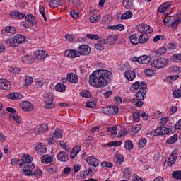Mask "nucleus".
Here are the masks:
<instances>
[{
    "label": "nucleus",
    "instance_id": "nucleus-1",
    "mask_svg": "<svg viewBox=\"0 0 181 181\" xmlns=\"http://www.w3.org/2000/svg\"><path fill=\"white\" fill-rule=\"evenodd\" d=\"M112 78V72L105 69H98L90 75L89 84L96 88H103L111 83Z\"/></svg>",
    "mask_w": 181,
    "mask_h": 181
},
{
    "label": "nucleus",
    "instance_id": "nucleus-2",
    "mask_svg": "<svg viewBox=\"0 0 181 181\" xmlns=\"http://www.w3.org/2000/svg\"><path fill=\"white\" fill-rule=\"evenodd\" d=\"M33 158L29 154H24L21 158V161L20 163V167L23 168L21 175L30 174V169H35V164L32 163Z\"/></svg>",
    "mask_w": 181,
    "mask_h": 181
},
{
    "label": "nucleus",
    "instance_id": "nucleus-3",
    "mask_svg": "<svg viewBox=\"0 0 181 181\" xmlns=\"http://www.w3.org/2000/svg\"><path fill=\"white\" fill-rule=\"evenodd\" d=\"M149 40V35H140L138 38L136 34H133L130 36V42L132 45H138V43H146Z\"/></svg>",
    "mask_w": 181,
    "mask_h": 181
},
{
    "label": "nucleus",
    "instance_id": "nucleus-4",
    "mask_svg": "<svg viewBox=\"0 0 181 181\" xmlns=\"http://www.w3.org/2000/svg\"><path fill=\"white\" fill-rule=\"evenodd\" d=\"M169 64V61L165 58H156L151 63L154 69H165Z\"/></svg>",
    "mask_w": 181,
    "mask_h": 181
},
{
    "label": "nucleus",
    "instance_id": "nucleus-5",
    "mask_svg": "<svg viewBox=\"0 0 181 181\" xmlns=\"http://www.w3.org/2000/svg\"><path fill=\"white\" fill-rule=\"evenodd\" d=\"M146 83L145 81H142L139 90L136 93L135 98L137 100H145L146 98Z\"/></svg>",
    "mask_w": 181,
    "mask_h": 181
},
{
    "label": "nucleus",
    "instance_id": "nucleus-6",
    "mask_svg": "<svg viewBox=\"0 0 181 181\" xmlns=\"http://www.w3.org/2000/svg\"><path fill=\"white\" fill-rule=\"evenodd\" d=\"M138 31L141 33L140 35H145L148 33H152V32H153V29H152V27L146 24H140L138 28Z\"/></svg>",
    "mask_w": 181,
    "mask_h": 181
},
{
    "label": "nucleus",
    "instance_id": "nucleus-7",
    "mask_svg": "<svg viewBox=\"0 0 181 181\" xmlns=\"http://www.w3.org/2000/svg\"><path fill=\"white\" fill-rule=\"evenodd\" d=\"M1 33L3 36H12V35L16 33V28L11 26L4 27Z\"/></svg>",
    "mask_w": 181,
    "mask_h": 181
},
{
    "label": "nucleus",
    "instance_id": "nucleus-8",
    "mask_svg": "<svg viewBox=\"0 0 181 181\" xmlns=\"http://www.w3.org/2000/svg\"><path fill=\"white\" fill-rule=\"evenodd\" d=\"M78 50L81 54V56H87L90 54V52H91V49L90 46L87 45H81L78 47Z\"/></svg>",
    "mask_w": 181,
    "mask_h": 181
},
{
    "label": "nucleus",
    "instance_id": "nucleus-9",
    "mask_svg": "<svg viewBox=\"0 0 181 181\" xmlns=\"http://www.w3.org/2000/svg\"><path fill=\"white\" fill-rule=\"evenodd\" d=\"M177 153H179V151L177 149H175L172 152L168 160V166H172V165H175V163H176V160L177 159Z\"/></svg>",
    "mask_w": 181,
    "mask_h": 181
},
{
    "label": "nucleus",
    "instance_id": "nucleus-10",
    "mask_svg": "<svg viewBox=\"0 0 181 181\" xmlns=\"http://www.w3.org/2000/svg\"><path fill=\"white\" fill-rule=\"evenodd\" d=\"M48 54L44 50H37L34 52V57L37 60H45L47 57Z\"/></svg>",
    "mask_w": 181,
    "mask_h": 181
},
{
    "label": "nucleus",
    "instance_id": "nucleus-11",
    "mask_svg": "<svg viewBox=\"0 0 181 181\" xmlns=\"http://www.w3.org/2000/svg\"><path fill=\"white\" fill-rule=\"evenodd\" d=\"M169 9H173V7H172V4H170V2L167 1L160 6L158 8V12H160V13H165V12H166V11H169Z\"/></svg>",
    "mask_w": 181,
    "mask_h": 181
},
{
    "label": "nucleus",
    "instance_id": "nucleus-12",
    "mask_svg": "<svg viewBox=\"0 0 181 181\" xmlns=\"http://www.w3.org/2000/svg\"><path fill=\"white\" fill-rule=\"evenodd\" d=\"M49 129V126L47 124H42L39 126H37L36 128L34 129L35 134H44Z\"/></svg>",
    "mask_w": 181,
    "mask_h": 181
},
{
    "label": "nucleus",
    "instance_id": "nucleus-13",
    "mask_svg": "<svg viewBox=\"0 0 181 181\" xmlns=\"http://www.w3.org/2000/svg\"><path fill=\"white\" fill-rule=\"evenodd\" d=\"M57 158L61 162H67L69 160V153L66 151H59Z\"/></svg>",
    "mask_w": 181,
    "mask_h": 181
},
{
    "label": "nucleus",
    "instance_id": "nucleus-14",
    "mask_svg": "<svg viewBox=\"0 0 181 181\" xmlns=\"http://www.w3.org/2000/svg\"><path fill=\"white\" fill-rule=\"evenodd\" d=\"M45 101L46 103L45 108H54V103H53V95H48L47 98H45Z\"/></svg>",
    "mask_w": 181,
    "mask_h": 181
},
{
    "label": "nucleus",
    "instance_id": "nucleus-15",
    "mask_svg": "<svg viewBox=\"0 0 181 181\" xmlns=\"http://www.w3.org/2000/svg\"><path fill=\"white\" fill-rule=\"evenodd\" d=\"M35 151L37 152V153H40V155H43V153H46V151H47V148L43 144L40 143L39 144H37L35 147Z\"/></svg>",
    "mask_w": 181,
    "mask_h": 181
},
{
    "label": "nucleus",
    "instance_id": "nucleus-16",
    "mask_svg": "<svg viewBox=\"0 0 181 181\" xmlns=\"http://www.w3.org/2000/svg\"><path fill=\"white\" fill-rule=\"evenodd\" d=\"M21 62L25 64H32L35 63V58L32 55H25L22 57Z\"/></svg>",
    "mask_w": 181,
    "mask_h": 181
},
{
    "label": "nucleus",
    "instance_id": "nucleus-17",
    "mask_svg": "<svg viewBox=\"0 0 181 181\" xmlns=\"http://www.w3.org/2000/svg\"><path fill=\"white\" fill-rule=\"evenodd\" d=\"M0 88L1 90H11V83L6 79H0Z\"/></svg>",
    "mask_w": 181,
    "mask_h": 181
},
{
    "label": "nucleus",
    "instance_id": "nucleus-18",
    "mask_svg": "<svg viewBox=\"0 0 181 181\" xmlns=\"http://www.w3.org/2000/svg\"><path fill=\"white\" fill-rule=\"evenodd\" d=\"M9 16L13 19H23V18H25V14L19 11H12L9 13Z\"/></svg>",
    "mask_w": 181,
    "mask_h": 181
},
{
    "label": "nucleus",
    "instance_id": "nucleus-19",
    "mask_svg": "<svg viewBox=\"0 0 181 181\" xmlns=\"http://www.w3.org/2000/svg\"><path fill=\"white\" fill-rule=\"evenodd\" d=\"M66 78L68 81H69L70 83H74V84H76V83H78V77L74 73L68 74L66 75Z\"/></svg>",
    "mask_w": 181,
    "mask_h": 181
},
{
    "label": "nucleus",
    "instance_id": "nucleus-20",
    "mask_svg": "<svg viewBox=\"0 0 181 181\" xmlns=\"http://www.w3.org/2000/svg\"><path fill=\"white\" fill-rule=\"evenodd\" d=\"M6 43L11 47H17V46H19L18 42L16 41L15 35L6 40Z\"/></svg>",
    "mask_w": 181,
    "mask_h": 181
},
{
    "label": "nucleus",
    "instance_id": "nucleus-21",
    "mask_svg": "<svg viewBox=\"0 0 181 181\" xmlns=\"http://www.w3.org/2000/svg\"><path fill=\"white\" fill-rule=\"evenodd\" d=\"M30 175H23V176H35V177H40V176L43 175V172L40 169H37L33 172V169L30 168Z\"/></svg>",
    "mask_w": 181,
    "mask_h": 181
},
{
    "label": "nucleus",
    "instance_id": "nucleus-22",
    "mask_svg": "<svg viewBox=\"0 0 181 181\" xmlns=\"http://www.w3.org/2000/svg\"><path fill=\"white\" fill-rule=\"evenodd\" d=\"M166 47H165V46H163L160 49L153 51L152 54L155 57L163 56V54H165V53H166Z\"/></svg>",
    "mask_w": 181,
    "mask_h": 181
},
{
    "label": "nucleus",
    "instance_id": "nucleus-23",
    "mask_svg": "<svg viewBox=\"0 0 181 181\" xmlns=\"http://www.w3.org/2000/svg\"><path fill=\"white\" fill-rule=\"evenodd\" d=\"M163 23H165L168 26H172V29H173V26H175V16H170L168 18L165 17Z\"/></svg>",
    "mask_w": 181,
    "mask_h": 181
},
{
    "label": "nucleus",
    "instance_id": "nucleus-24",
    "mask_svg": "<svg viewBox=\"0 0 181 181\" xmlns=\"http://www.w3.org/2000/svg\"><path fill=\"white\" fill-rule=\"evenodd\" d=\"M24 18H25V21L29 23H31V25L37 24V21L36 20V18H35V16H33V14H28L27 16H25Z\"/></svg>",
    "mask_w": 181,
    "mask_h": 181
},
{
    "label": "nucleus",
    "instance_id": "nucleus-25",
    "mask_svg": "<svg viewBox=\"0 0 181 181\" xmlns=\"http://www.w3.org/2000/svg\"><path fill=\"white\" fill-rule=\"evenodd\" d=\"M86 161L88 165H91V166H94L95 168H97L99 165L98 159L94 157H88Z\"/></svg>",
    "mask_w": 181,
    "mask_h": 181
},
{
    "label": "nucleus",
    "instance_id": "nucleus-26",
    "mask_svg": "<svg viewBox=\"0 0 181 181\" xmlns=\"http://www.w3.org/2000/svg\"><path fill=\"white\" fill-rule=\"evenodd\" d=\"M124 76L126 78L129 80V81H132L135 79L136 74H135V71L129 70L124 73Z\"/></svg>",
    "mask_w": 181,
    "mask_h": 181
},
{
    "label": "nucleus",
    "instance_id": "nucleus-27",
    "mask_svg": "<svg viewBox=\"0 0 181 181\" xmlns=\"http://www.w3.org/2000/svg\"><path fill=\"white\" fill-rule=\"evenodd\" d=\"M152 58L147 55H143L140 57V64H151Z\"/></svg>",
    "mask_w": 181,
    "mask_h": 181
},
{
    "label": "nucleus",
    "instance_id": "nucleus-28",
    "mask_svg": "<svg viewBox=\"0 0 181 181\" xmlns=\"http://www.w3.org/2000/svg\"><path fill=\"white\" fill-rule=\"evenodd\" d=\"M122 6L124 9H127L129 11H131V9L134 8V4H132V0H123Z\"/></svg>",
    "mask_w": 181,
    "mask_h": 181
},
{
    "label": "nucleus",
    "instance_id": "nucleus-29",
    "mask_svg": "<svg viewBox=\"0 0 181 181\" xmlns=\"http://www.w3.org/2000/svg\"><path fill=\"white\" fill-rule=\"evenodd\" d=\"M21 107H22V109L23 110V111H32V110H33V107H32V103H30V102H28V101H25V102H23L22 104H21Z\"/></svg>",
    "mask_w": 181,
    "mask_h": 181
},
{
    "label": "nucleus",
    "instance_id": "nucleus-30",
    "mask_svg": "<svg viewBox=\"0 0 181 181\" xmlns=\"http://www.w3.org/2000/svg\"><path fill=\"white\" fill-rule=\"evenodd\" d=\"M8 98L10 100H21L22 98V94L19 93H12L7 95Z\"/></svg>",
    "mask_w": 181,
    "mask_h": 181
},
{
    "label": "nucleus",
    "instance_id": "nucleus-31",
    "mask_svg": "<svg viewBox=\"0 0 181 181\" xmlns=\"http://www.w3.org/2000/svg\"><path fill=\"white\" fill-rule=\"evenodd\" d=\"M112 22V16L111 15H106L102 18V23L103 25H110Z\"/></svg>",
    "mask_w": 181,
    "mask_h": 181
},
{
    "label": "nucleus",
    "instance_id": "nucleus-32",
    "mask_svg": "<svg viewBox=\"0 0 181 181\" xmlns=\"http://www.w3.org/2000/svg\"><path fill=\"white\" fill-rule=\"evenodd\" d=\"M14 37H16V40L17 41V44L18 45L23 43L26 39V37H25V36L22 34H16L14 35Z\"/></svg>",
    "mask_w": 181,
    "mask_h": 181
},
{
    "label": "nucleus",
    "instance_id": "nucleus-33",
    "mask_svg": "<svg viewBox=\"0 0 181 181\" xmlns=\"http://www.w3.org/2000/svg\"><path fill=\"white\" fill-rule=\"evenodd\" d=\"M107 29H110L111 30H120L122 31L124 30V25L122 24H118L117 25H109L107 26Z\"/></svg>",
    "mask_w": 181,
    "mask_h": 181
},
{
    "label": "nucleus",
    "instance_id": "nucleus-34",
    "mask_svg": "<svg viewBox=\"0 0 181 181\" xmlns=\"http://www.w3.org/2000/svg\"><path fill=\"white\" fill-rule=\"evenodd\" d=\"M55 89L57 90V91L63 93V91H66V85L63 83H58L55 86Z\"/></svg>",
    "mask_w": 181,
    "mask_h": 181
},
{
    "label": "nucleus",
    "instance_id": "nucleus-35",
    "mask_svg": "<svg viewBox=\"0 0 181 181\" xmlns=\"http://www.w3.org/2000/svg\"><path fill=\"white\" fill-rule=\"evenodd\" d=\"M142 86V82L140 83L139 82L136 81L134 83H133L131 86H130V90L133 92L135 93V91H136V90H138V88H141V86Z\"/></svg>",
    "mask_w": 181,
    "mask_h": 181
},
{
    "label": "nucleus",
    "instance_id": "nucleus-36",
    "mask_svg": "<svg viewBox=\"0 0 181 181\" xmlns=\"http://www.w3.org/2000/svg\"><path fill=\"white\" fill-rule=\"evenodd\" d=\"M175 142H177V134H174L166 141V144L168 145H172V144H175Z\"/></svg>",
    "mask_w": 181,
    "mask_h": 181
},
{
    "label": "nucleus",
    "instance_id": "nucleus-37",
    "mask_svg": "<svg viewBox=\"0 0 181 181\" xmlns=\"http://www.w3.org/2000/svg\"><path fill=\"white\" fill-rule=\"evenodd\" d=\"M143 100H138L135 98H133L132 100V103L136 105V107H142L144 105V102H142Z\"/></svg>",
    "mask_w": 181,
    "mask_h": 181
},
{
    "label": "nucleus",
    "instance_id": "nucleus-38",
    "mask_svg": "<svg viewBox=\"0 0 181 181\" xmlns=\"http://www.w3.org/2000/svg\"><path fill=\"white\" fill-rule=\"evenodd\" d=\"M124 148L128 151H132V149H134V144L132 143V141L131 140L126 141L124 144Z\"/></svg>",
    "mask_w": 181,
    "mask_h": 181
},
{
    "label": "nucleus",
    "instance_id": "nucleus-39",
    "mask_svg": "<svg viewBox=\"0 0 181 181\" xmlns=\"http://www.w3.org/2000/svg\"><path fill=\"white\" fill-rule=\"evenodd\" d=\"M81 151V146H76L75 147L73 148L71 152V155H70V158L71 159H73V153L74 152H75L76 153L74 154V156H77V153H78V152H80Z\"/></svg>",
    "mask_w": 181,
    "mask_h": 181
},
{
    "label": "nucleus",
    "instance_id": "nucleus-40",
    "mask_svg": "<svg viewBox=\"0 0 181 181\" xmlns=\"http://www.w3.org/2000/svg\"><path fill=\"white\" fill-rule=\"evenodd\" d=\"M41 159L42 163L47 164L52 163V156L49 155H44Z\"/></svg>",
    "mask_w": 181,
    "mask_h": 181
},
{
    "label": "nucleus",
    "instance_id": "nucleus-41",
    "mask_svg": "<svg viewBox=\"0 0 181 181\" xmlns=\"http://www.w3.org/2000/svg\"><path fill=\"white\" fill-rule=\"evenodd\" d=\"M103 111L107 114V115H115L112 107H103Z\"/></svg>",
    "mask_w": 181,
    "mask_h": 181
},
{
    "label": "nucleus",
    "instance_id": "nucleus-42",
    "mask_svg": "<svg viewBox=\"0 0 181 181\" xmlns=\"http://www.w3.org/2000/svg\"><path fill=\"white\" fill-rule=\"evenodd\" d=\"M101 20V16L100 15H93L90 17V22L91 23H95V22H98V21Z\"/></svg>",
    "mask_w": 181,
    "mask_h": 181
},
{
    "label": "nucleus",
    "instance_id": "nucleus-43",
    "mask_svg": "<svg viewBox=\"0 0 181 181\" xmlns=\"http://www.w3.org/2000/svg\"><path fill=\"white\" fill-rule=\"evenodd\" d=\"M132 13L131 12V11H127L125 13H124L122 15L121 19H129L131 18H132Z\"/></svg>",
    "mask_w": 181,
    "mask_h": 181
},
{
    "label": "nucleus",
    "instance_id": "nucleus-44",
    "mask_svg": "<svg viewBox=\"0 0 181 181\" xmlns=\"http://www.w3.org/2000/svg\"><path fill=\"white\" fill-rule=\"evenodd\" d=\"M171 59L173 62L181 63V54H174Z\"/></svg>",
    "mask_w": 181,
    "mask_h": 181
},
{
    "label": "nucleus",
    "instance_id": "nucleus-45",
    "mask_svg": "<svg viewBox=\"0 0 181 181\" xmlns=\"http://www.w3.org/2000/svg\"><path fill=\"white\" fill-rule=\"evenodd\" d=\"M121 145H122V141H110L107 144V146H110V147L121 146Z\"/></svg>",
    "mask_w": 181,
    "mask_h": 181
},
{
    "label": "nucleus",
    "instance_id": "nucleus-46",
    "mask_svg": "<svg viewBox=\"0 0 181 181\" xmlns=\"http://www.w3.org/2000/svg\"><path fill=\"white\" fill-rule=\"evenodd\" d=\"M54 136L57 139L63 138V132H62V130L60 129H56Z\"/></svg>",
    "mask_w": 181,
    "mask_h": 181
},
{
    "label": "nucleus",
    "instance_id": "nucleus-47",
    "mask_svg": "<svg viewBox=\"0 0 181 181\" xmlns=\"http://www.w3.org/2000/svg\"><path fill=\"white\" fill-rule=\"evenodd\" d=\"M49 5L51 8H57L60 5V2L57 0H51L49 2Z\"/></svg>",
    "mask_w": 181,
    "mask_h": 181
},
{
    "label": "nucleus",
    "instance_id": "nucleus-48",
    "mask_svg": "<svg viewBox=\"0 0 181 181\" xmlns=\"http://www.w3.org/2000/svg\"><path fill=\"white\" fill-rule=\"evenodd\" d=\"M81 56L80 51L71 50V59H76V57H80Z\"/></svg>",
    "mask_w": 181,
    "mask_h": 181
},
{
    "label": "nucleus",
    "instance_id": "nucleus-49",
    "mask_svg": "<svg viewBox=\"0 0 181 181\" xmlns=\"http://www.w3.org/2000/svg\"><path fill=\"white\" fill-rule=\"evenodd\" d=\"M10 117L13 118V119H14L17 124H21V122H22L21 117H19V116H18L16 114H10Z\"/></svg>",
    "mask_w": 181,
    "mask_h": 181
},
{
    "label": "nucleus",
    "instance_id": "nucleus-50",
    "mask_svg": "<svg viewBox=\"0 0 181 181\" xmlns=\"http://www.w3.org/2000/svg\"><path fill=\"white\" fill-rule=\"evenodd\" d=\"M173 177L177 179V180H181V171H174L173 173Z\"/></svg>",
    "mask_w": 181,
    "mask_h": 181
},
{
    "label": "nucleus",
    "instance_id": "nucleus-51",
    "mask_svg": "<svg viewBox=\"0 0 181 181\" xmlns=\"http://www.w3.org/2000/svg\"><path fill=\"white\" fill-rule=\"evenodd\" d=\"M145 145H146V139H141L139 141V148H140V149H142V148H145Z\"/></svg>",
    "mask_w": 181,
    "mask_h": 181
},
{
    "label": "nucleus",
    "instance_id": "nucleus-52",
    "mask_svg": "<svg viewBox=\"0 0 181 181\" xmlns=\"http://www.w3.org/2000/svg\"><path fill=\"white\" fill-rule=\"evenodd\" d=\"M101 168H112L114 164L110 162L103 161L100 164Z\"/></svg>",
    "mask_w": 181,
    "mask_h": 181
},
{
    "label": "nucleus",
    "instance_id": "nucleus-53",
    "mask_svg": "<svg viewBox=\"0 0 181 181\" xmlns=\"http://www.w3.org/2000/svg\"><path fill=\"white\" fill-rule=\"evenodd\" d=\"M86 37L90 39L91 40H98V35L97 34H87Z\"/></svg>",
    "mask_w": 181,
    "mask_h": 181
},
{
    "label": "nucleus",
    "instance_id": "nucleus-54",
    "mask_svg": "<svg viewBox=\"0 0 181 181\" xmlns=\"http://www.w3.org/2000/svg\"><path fill=\"white\" fill-rule=\"evenodd\" d=\"M11 162L13 166H16V165H19V166H21V162H22V160L13 158L11 160Z\"/></svg>",
    "mask_w": 181,
    "mask_h": 181
},
{
    "label": "nucleus",
    "instance_id": "nucleus-55",
    "mask_svg": "<svg viewBox=\"0 0 181 181\" xmlns=\"http://www.w3.org/2000/svg\"><path fill=\"white\" fill-rule=\"evenodd\" d=\"M141 129H142V125L137 124L135 126L134 128L132 129V132H135L136 134H137V132H139V131H141Z\"/></svg>",
    "mask_w": 181,
    "mask_h": 181
},
{
    "label": "nucleus",
    "instance_id": "nucleus-56",
    "mask_svg": "<svg viewBox=\"0 0 181 181\" xmlns=\"http://www.w3.org/2000/svg\"><path fill=\"white\" fill-rule=\"evenodd\" d=\"M81 97H84L85 98H88V97L91 95V94L90 93V91L84 90L82 92H81Z\"/></svg>",
    "mask_w": 181,
    "mask_h": 181
},
{
    "label": "nucleus",
    "instance_id": "nucleus-57",
    "mask_svg": "<svg viewBox=\"0 0 181 181\" xmlns=\"http://www.w3.org/2000/svg\"><path fill=\"white\" fill-rule=\"evenodd\" d=\"M173 95L175 98H180V97H181V89H178L177 90H174L173 92Z\"/></svg>",
    "mask_w": 181,
    "mask_h": 181
},
{
    "label": "nucleus",
    "instance_id": "nucleus-58",
    "mask_svg": "<svg viewBox=\"0 0 181 181\" xmlns=\"http://www.w3.org/2000/svg\"><path fill=\"white\" fill-rule=\"evenodd\" d=\"M133 117L136 122H139V119L141 118V114L139 112H134L133 114Z\"/></svg>",
    "mask_w": 181,
    "mask_h": 181
},
{
    "label": "nucleus",
    "instance_id": "nucleus-59",
    "mask_svg": "<svg viewBox=\"0 0 181 181\" xmlns=\"http://www.w3.org/2000/svg\"><path fill=\"white\" fill-rule=\"evenodd\" d=\"M179 23H181V18L175 20L174 26H173V30H176V29H177Z\"/></svg>",
    "mask_w": 181,
    "mask_h": 181
},
{
    "label": "nucleus",
    "instance_id": "nucleus-60",
    "mask_svg": "<svg viewBox=\"0 0 181 181\" xmlns=\"http://www.w3.org/2000/svg\"><path fill=\"white\" fill-rule=\"evenodd\" d=\"M107 41L109 43H113V42L117 41V37L115 35H110L107 37Z\"/></svg>",
    "mask_w": 181,
    "mask_h": 181
},
{
    "label": "nucleus",
    "instance_id": "nucleus-61",
    "mask_svg": "<svg viewBox=\"0 0 181 181\" xmlns=\"http://www.w3.org/2000/svg\"><path fill=\"white\" fill-rule=\"evenodd\" d=\"M123 163H124V156L122 155L118 156L117 160V165H121Z\"/></svg>",
    "mask_w": 181,
    "mask_h": 181
},
{
    "label": "nucleus",
    "instance_id": "nucleus-62",
    "mask_svg": "<svg viewBox=\"0 0 181 181\" xmlns=\"http://www.w3.org/2000/svg\"><path fill=\"white\" fill-rule=\"evenodd\" d=\"M161 133L162 135H168V134H169V129L165 127H161Z\"/></svg>",
    "mask_w": 181,
    "mask_h": 181
},
{
    "label": "nucleus",
    "instance_id": "nucleus-63",
    "mask_svg": "<svg viewBox=\"0 0 181 181\" xmlns=\"http://www.w3.org/2000/svg\"><path fill=\"white\" fill-rule=\"evenodd\" d=\"M95 47L97 50H104V46L100 42L95 44Z\"/></svg>",
    "mask_w": 181,
    "mask_h": 181
},
{
    "label": "nucleus",
    "instance_id": "nucleus-64",
    "mask_svg": "<svg viewBox=\"0 0 181 181\" xmlns=\"http://www.w3.org/2000/svg\"><path fill=\"white\" fill-rule=\"evenodd\" d=\"M175 129H181V119L174 126Z\"/></svg>",
    "mask_w": 181,
    "mask_h": 181
}]
</instances>
